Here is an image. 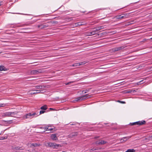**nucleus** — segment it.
Segmentation results:
<instances>
[{"label": "nucleus", "instance_id": "obj_28", "mask_svg": "<svg viewBox=\"0 0 152 152\" xmlns=\"http://www.w3.org/2000/svg\"><path fill=\"white\" fill-rule=\"evenodd\" d=\"M7 137H0V140H3L4 139H7Z\"/></svg>", "mask_w": 152, "mask_h": 152}, {"label": "nucleus", "instance_id": "obj_46", "mask_svg": "<svg viewBox=\"0 0 152 152\" xmlns=\"http://www.w3.org/2000/svg\"><path fill=\"white\" fill-rule=\"evenodd\" d=\"M99 137H95V138H98Z\"/></svg>", "mask_w": 152, "mask_h": 152}, {"label": "nucleus", "instance_id": "obj_41", "mask_svg": "<svg viewBox=\"0 0 152 152\" xmlns=\"http://www.w3.org/2000/svg\"><path fill=\"white\" fill-rule=\"evenodd\" d=\"M4 4V2L3 1H0V6H1V5H3Z\"/></svg>", "mask_w": 152, "mask_h": 152}, {"label": "nucleus", "instance_id": "obj_5", "mask_svg": "<svg viewBox=\"0 0 152 152\" xmlns=\"http://www.w3.org/2000/svg\"><path fill=\"white\" fill-rule=\"evenodd\" d=\"M42 70L41 69H39L32 70L31 72V73L33 75H35L42 73Z\"/></svg>", "mask_w": 152, "mask_h": 152}, {"label": "nucleus", "instance_id": "obj_6", "mask_svg": "<svg viewBox=\"0 0 152 152\" xmlns=\"http://www.w3.org/2000/svg\"><path fill=\"white\" fill-rule=\"evenodd\" d=\"M107 143L106 141L102 140L99 141H97L95 142V144L97 145H104Z\"/></svg>", "mask_w": 152, "mask_h": 152}, {"label": "nucleus", "instance_id": "obj_19", "mask_svg": "<svg viewBox=\"0 0 152 152\" xmlns=\"http://www.w3.org/2000/svg\"><path fill=\"white\" fill-rule=\"evenodd\" d=\"M82 22H78L75 23V26H80L84 25V24Z\"/></svg>", "mask_w": 152, "mask_h": 152}, {"label": "nucleus", "instance_id": "obj_48", "mask_svg": "<svg viewBox=\"0 0 152 152\" xmlns=\"http://www.w3.org/2000/svg\"><path fill=\"white\" fill-rule=\"evenodd\" d=\"M71 125H74L73 124H71Z\"/></svg>", "mask_w": 152, "mask_h": 152}, {"label": "nucleus", "instance_id": "obj_17", "mask_svg": "<svg viewBox=\"0 0 152 152\" xmlns=\"http://www.w3.org/2000/svg\"><path fill=\"white\" fill-rule=\"evenodd\" d=\"M31 146H33L34 147H36L37 146H39L41 145L40 144H37V143H33L31 144Z\"/></svg>", "mask_w": 152, "mask_h": 152}, {"label": "nucleus", "instance_id": "obj_13", "mask_svg": "<svg viewBox=\"0 0 152 152\" xmlns=\"http://www.w3.org/2000/svg\"><path fill=\"white\" fill-rule=\"evenodd\" d=\"M122 15H119L115 16L114 18V19L116 20H121L122 19Z\"/></svg>", "mask_w": 152, "mask_h": 152}, {"label": "nucleus", "instance_id": "obj_29", "mask_svg": "<svg viewBox=\"0 0 152 152\" xmlns=\"http://www.w3.org/2000/svg\"><path fill=\"white\" fill-rule=\"evenodd\" d=\"M35 87L36 89H41L42 88V86H36Z\"/></svg>", "mask_w": 152, "mask_h": 152}, {"label": "nucleus", "instance_id": "obj_11", "mask_svg": "<svg viewBox=\"0 0 152 152\" xmlns=\"http://www.w3.org/2000/svg\"><path fill=\"white\" fill-rule=\"evenodd\" d=\"M51 139L53 140H58L56 134H52L51 135Z\"/></svg>", "mask_w": 152, "mask_h": 152}, {"label": "nucleus", "instance_id": "obj_34", "mask_svg": "<svg viewBox=\"0 0 152 152\" xmlns=\"http://www.w3.org/2000/svg\"><path fill=\"white\" fill-rule=\"evenodd\" d=\"M117 102L122 104H125L126 103V102L124 101H122L120 100H118Z\"/></svg>", "mask_w": 152, "mask_h": 152}, {"label": "nucleus", "instance_id": "obj_14", "mask_svg": "<svg viewBox=\"0 0 152 152\" xmlns=\"http://www.w3.org/2000/svg\"><path fill=\"white\" fill-rule=\"evenodd\" d=\"M8 69H7L4 66H0V71H6Z\"/></svg>", "mask_w": 152, "mask_h": 152}, {"label": "nucleus", "instance_id": "obj_12", "mask_svg": "<svg viewBox=\"0 0 152 152\" xmlns=\"http://www.w3.org/2000/svg\"><path fill=\"white\" fill-rule=\"evenodd\" d=\"M18 113L17 112H11V117H16Z\"/></svg>", "mask_w": 152, "mask_h": 152}, {"label": "nucleus", "instance_id": "obj_4", "mask_svg": "<svg viewBox=\"0 0 152 152\" xmlns=\"http://www.w3.org/2000/svg\"><path fill=\"white\" fill-rule=\"evenodd\" d=\"M49 25L46 23H44L40 25H39L37 26V27L39 28H40V29H42L43 28H46L48 27Z\"/></svg>", "mask_w": 152, "mask_h": 152}, {"label": "nucleus", "instance_id": "obj_3", "mask_svg": "<svg viewBox=\"0 0 152 152\" xmlns=\"http://www.w3.org/2000/svg\"><path fill=\"white\" fill-rule=\"evenodd\" d=\"M145 121L143 120L142 121H139L134 123H130L129 124L131 126L136 125L140 126L145 124Z\"/></svg>", "mask_w": 152, "mask_h": 152}, {"label": "nucleus", "instance_id": "obj_7", "mask_svg": "<svg viewBox=\"0 0 152 152\" xmlns=\"http://www.w3.org/2000/svg\"><path fill=\"white\" fill-rule=\"evenodd\" d=\"M41 92V90H31L29 91V94H33L39 93Z\"/></svg>", "mask_w": 152, "mask_h": 152}, {"label": "nucleus", "instance_id": "obj_40", "mask_svg": "<svg viewBox=\"0 0 152 152\" xmlns=\"http://www.w3.org/2000/svg\"><path fill=\"white\" fill-rule=\"evenodd\" d=\"M136 92V91L135 90H132V93H134Z\"/></svg>", "mask_w": 152, "mask_h": 152}, {"label": "nucleus", "instance_id": "obj_18", "mask_svg": "<svg viewBox=\"0 0 152 152\" xmlns=\"http://www.w3.org/2000/svg\"><path fill=\"white\" fill-rule=\"evenodd\" d=\"M78 133L77 132L73 133L69 135V137H73L77 136V135Z\"/></svg>", "mask_w": 152, "mask_h": 152}, {"label": "nucleus", "instance_id": "obj_15", "mask_svg": "<svg viewBox=\"0 0 152 152\" xmlns=\"http://www.w3.org/2000/svg\"><path fill=\"white\" fill-rule=\"evenodd\" d=\"M48 131H50V132H52L51 131H53L54 129V127L48 125Z\"/></svg>", "mask_w": 152, "mask_h": 152}, {"label": "nucleus", "instance_id": "obj_36", "mask_svg": "<svg viewBox=\"0 0 152 152\" xmlns=\"http://www.w3.org/2000/svg\"><path fill=\"white\" fill-rule=\"evenodd\" d=\"M96 150L97 149L96 148H93L90 150V151L91 152L92 151H94Z\"/></svg>", "mask_w": 152, "mask_h": 152}, {"label": "nucleus", "instance_id": "obj_45", "mask_svg": "<svg viewBox=\"0 0 152 152\" xmlns=\"http://www.w3.org/2000/svg\"><path fill=\"white\" fill-rule=\"evenodd\" d=\"M50 110H53L54 109H53V108H50Z\"/></svg>", "mask_w": 152, "mask_h": 152}, {"label": "nucleus", "instance_id": "obj_26", "mask_svg": "<svg viewBox=\"0 0 152 152\" xmlns=\"http://www.w3.org/2000/svg\"><path fill=\"white\" fill-rule=\"evenodd\" d=\"M73 66H80L79 62L74 64L72 65Z\"/></svg>", "mask_w": 152, "mask_h": 152}, {"label": "nucleus", "instance_id": "obj_27", "mask_svg": "<svg viewBox=\"0 0 152 152\" xmlns=\"http://www.w3.org/2000/svg\"><path fill=\"white\" fill-rule=\"evenodd\" d=\"M97 31H96V29L95 30L91 32V34H92L93 35H94L96 34V33Z\"/></svg>", "mask_w": 152, "mask_h": 152}, {"label": "nucleus", "instance_id": "obj_23", "mask_svg": "<svg viewBox=\"0 0 152 152\" xmlns=\"http://www.w3.org/2000/svg\"><path fill=\"white\" fill-rule=\"evenodd\" d=\"M121 15H122V18H124L126 17L129 15L126 13L125 14H122Z\"/></svg>", "mask_w": 152, "mask_h": 152}, {"label": "nucleus", "instance_id": "obj_21", "mask_svg": "<svg viewBox=\"0 0 152 152\" xmlns=\"http://www.w3.org/2000/svg\"><path fill=\"white\" fill-rule=\"evenodd\" d=\"M131 137V136H128L126 137H124L122 139H123V140L125 141H126L127 140L130 138Z\"/></svg>", "mask_w": 152, "mask_h": 152}, {"label": "nucleus", "instance_id": "obj_33", "mask_svg": "<svg viewBox=\"0 0 152 152\" xmlns=\"http://www.w3.org/2000/svg\"><path fill=\"white\" fill-rule=\"evenodd\" d=\"M51 23L52 24H57L58 22L57 21H53L51 22Z\"/></svg>", "mask_w": 152, "mask_h": 152}, {"label": "nucleus", "instance_id": "obj_47", "mask_svg": "<svg viewBox=\"0 0 152 152\" xmlns=\"http://www.w3.org/2000/svg\"><path fill=\"white\" fill-rule=\"evenodd\" d=\"M2 132H1L0 133V135L1 134Z\"/></svg>", "mask_w": 152, "mask_h": 152}, {"label": "nucleus", "instance_id": "obj_44", "mask_svg": "<svg viewBox=\"0 0 152 152\" xmlns=\"http://www.w3.org/2000/svg\"><path fill=\"white\" fill-rule=\"evenodd\" d=\"M112 12H109V13H108V14H111Z\"/></svg>", "mask_w": 152, "mask_h": 152}, {"label": "nucleus", "instance_id": "obj_39", "mask_svg": "<svg viewBox=\"0 0 152 152\" xmlns=\"http://www.w3.org/2000/svg\"><path fill=\"white\" fill-rule=\"evenodd\" d=\"M73 83V82H68L66 83L65 84L66 85H68L70 84L71 83Z\"/></svg>", "mask_w": 152, "mask_h": 152}, {"label": "nucleus", "instance_id": "obj_1", "mask_svg": "<svg viewBox=\"0 0 152 152\" xmlns=\"http://www.w3.org/2000/svg\"><path fill=\"white\" fill-rule=\"evenodd\" d=\"M45 145L46 147L52 148L53 149H58L59 147L62 146L60 144H57L55 143L45 142Z\"/></svg>", "mask_w": 152, "mask_h": 152}, {"label": "nucleus", "instance_id": "obj_8", "mask_svg": "<svg viewBox=\"0 0 152 152\" xmlns=\"http://www.w3.org/2000/svg\"><path fill=\"white\" fill-rule=\"evenodd\" d=\"M124 47L122 46L118 47H115L113 48V50L114 52L119 51L124 48Z\"/></svg>", "mask_w": 152, "mask_h": 152}, {"label": "nucleus", "instance_id": "obj_30", "mask_svg": "<svg viewBox=\"0 0 152 152\" xmlns=\"http://www.w3.org/2000/svg\"><path fill=\"white\" fill-rule=\"evenodd\" d=\"M14 149L17 150H21V148H20L18 147H15Z\"/></svg>", "mask_w": 152, "mask_h": 152}, {"label": "nucleus", "instance_id": "obj_38", "mask_svg": "<svg viewBox=\"0 0 152 152\" xmlns=\"http://www.w3.org/2000/svg\"><path fill=\"white\" fill-rule=\"evenodd\" d=\"M88 90H86V91L84 92V91H82V93H83V94H86V93H87L88 92Z\"/></svg>", "mask_w": 152, "mask_h": 152}, {"label": "nucleus", "instance_id": "obj_42", "mask_svg": "<svg viewBox=\"0 0 152 152\" xmlns=\"http://www.w3.org/2000/svg\"><path fill=\"white\" fill-rule=\"evenodd\" d=\"M143 80H142V81H141L140 82H139L138 83L139 84H141L142 83H141V82H142V81Z\"/></svg>", "mask_w": 152, "mask_h": 152}, {"label": "nucleus", "instance_id": "obj_20", "mask_svg": "<svg viewBox=\"0 0 152 152\" xmlns=\"http://www.w3.org/2000/svg\"><path fill=\"white\" fill-rule=\"evenodd\" d=\"M47 108V105H45L41 107L40 108V109L42 110H46Z\"/></svg>", "mask_w": 152, "mask_h": 152}, {"label": "nucleus", "instance_id": "obj_2", "mask_svg": "<svg viewBox=\"0 0 152 152\" xmlns=\"http://www.w3.org/2000/svg\"><path fill=\"white\" fill-rule=\"evenodd\" d=\"M37 114L35 112L30 113L26 114L24 116V119H31L34 117V116L36 115Z\"/></svg>", "mask_w": 152, "mask_h": 152}, {"label": "nucleus", "instance_id": "obj_22", "mask_svg": "<svg viewBox=\"0 0 152 152\" xmlns=\"http://www.w3.org/2000/svg\"><path fill=\"white\" fill-rule=\"evenodd\" d=\"M136 150L134 149H129L127 150L125 152H135Z\"/></svg>", "mask_w": 152, "mask_h": 152}, {"label": "nucleus", "instance_id": "obj_25", "mask_svg": "<svg viewBox=\"0 0 152 152\" xmlns=\"http://www.w3.org/2000/svg\"><path fill=\"white\" fill-rule=\"evenodd\" d=\"M87 62L86 61H83V62H79V65L80 66V65H84V64H86V63H87Z\"/></svg>", "mask_w": 152, "mask_h": 152}, {"label": "nucleus", "instance_id": "obj_31", "mask_svg": "<svg viewBox=\"0 0 152 152\" xmlns=\"http://www.w3.org/2000/svg\"><path fill=\"white\" fill-rule=\"evenodd\" d=\"M126 93H132V90H126Z\"/></svg>", "mask_w": 152, "mask_h": 152}, {"label": "nucleus", "instance_id": "obj_43", "mask_svg": "<svg viewBox=\"0 0 152 152\" xmlns=\"http://www.w3.org/2000/svg\"><path fill=\"white\" fill-rule=\"evenodd\" d=\"M44 127H39V128L40 129H43V128Z\"/></svg>", "mask_w": 152, "mask_h": 152}, {"label": "nucleus", "instance_id": "obj_37", "mask_svg": "<svg viewBox=\"0 0 152 152\" xmlns=\"http://www.w3.org/2000/svg\"><path fill=\"white\" fill-rule=\"evenodd\" d=\"M91 32L88 33H87L88 34H87V36H91L93 35L92 34H91Z\"/></svg>", "mask_w": 152, "mask_h": 152}, {"label": "nucleus", "instance_id": "obj_24", "mask_svg": "<svg viewBox=\"0 0 152 152\" xmlns=\"http://www.w3.org/2000/svg\"><path fill=\"white\" fill-rule=\"evenodd\" d=\"M48 125L47 126H44L43 128V129H44V131H43L44 132H45L46 131H48Z\"/></svg>", "mask_w": 152, "mask_h": 152}, {"label": "nucleus", "instance_id": "obj_35", "mask_svg": "<svg viewBox=\"0 0 152 152\" xmlns=\"http://www.w3.org/2000/svg\"><path fill=\"white\" fill-rule=\"evenodd\" d=\"M45 112V111L44 110H40L39 112L40 114H42Z\"/></svg>", "mask_w": 152, "mask_h": 152}, {"label": "nucleus", "instance_id": "obj_9", "mask_svg": "<svg viewBox=\"0 0 152 152\" xmlns=\"http://www.w3.org/2000/svg\"><path fill=\"white\" fill-rule=\"evenodd\" d=\"M88 95V94H86L82 96L79 97L76 99V100L77 101H82L83 99H86V97Z\"/></svg>", "mask_w": 152, "mask_h": 152}, {"label": "nucleus", "instance_id": "obj_49", "mask_svg": "<svg viewBox=\"0 0 152 152\" xmlns=\"http://www.w3.org/2000/svg\"><path fill=\"white\" fill-rule=\"evenodd\" d=\"M150 39H152V38H151Z\"/></svg>", "mask_w": 152, "mask_h": 152}, {"label": "nucleus", "instance_id": "obj_16", "mask_svg": "<svg viewBox=\"0 0 152 152\" xmlns=\"http://www.w3.org/2000/svg\"><path fill=\"white\" fill-rule=\"evenodd\" d=\"M104 26H102L97 27L96 28V31H97L103 29L105 28Z\"/></svg>", "mask_w": 152, "mask_h": 152}, {"label": "nucleus", "instance_id": "obj_10", "mask_svg": "<svg viewBox=\"0 0 152 152\" xmlns=\"http://www.w3.org/2000/svg\"><path fill=\"white\" fill-rule=\"evenodd\" d=\"M3 116L4 117H11V112H6L3 114Z\"/></svg>", "mask_w": 152, "mask_h": 152}, {"label": "nucleus", "instance_id": "obj_32", "mask_svg": "<svg viewBox=\"0 0 152 152\" xmlns=\"http://www.w3.org/2000/svg\"><path fill=\"white\" fill-rule=\"evenodd\" d=\"M5 104H0V107H4Z\"/></svg>", "mask_w": 152, "mask_h": 152}]
</instances>
